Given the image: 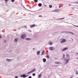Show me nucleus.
Masks as SVG:
<instances>
[{
    "instance_id": "47",
    "label": "nucleus",
    "mask_w": 78,
    "mask_h": 78,
    "mask_svg": "<svg viewBox=\"0 0 78 78\" xmlns=\"http://www.w3.org/2000/svg\"><path fill=\"white\" fill-rule=\"evenodd\" d=\"M78 2H77V4H78Z\"/></svg>"
},
{
    "instance_id": "29",
    "label": "nucleus",
    "mask_w": 78,
    "mask_h": 78,
    "mask_svg": "<svg viewBox=\"0 0 78 78\" xmlns=\"http://www.w3.org/2000/svg\"><path fill=\"white\" fill-rule=\"evenodd\" d=\"M54 11H56V12H57V11H58V9L55 10Z\"/></svg>"
},
{
    "instance_id": "16",
    "label": "nucleus",
    "mask_w": 78,
    "mask_h": 78,
    "mask_svg": "<svg viewBox=\"0 0 78 78\" xmlns=\"http://www.w3.org/2000/svg\"><path fill=\"white\" fill-rule=\"evenodd\" d=\"M6 61L8 62H10L11 61V60L10 59H9L8 58H7L6 59Z\"/></svg>"
},
{
    "instance_id": "45",
    "label": "nucleus",
    "mask_w": 78,
    "mask_h": 78,
    "mask_svg": "<svg viewBox=\"0 0 78 78\" xmlns=\"http://www.w3.org/2000/svg\"><path fill=\"white\" fill-rule=\"evenodd\" d=\"M77 27H78V26H77Z\"/></svg>"
},
{
    "instance_id": "27",
    "label": "nucleus",
    "mask_w": 78,
    "mask_h": 78,
    "mask_svg": "<svg viewBox=\"0 0 78 78\" xmlns=\"http://www.w3.org/2000/svg\"><path fill=\"white\" fill-rule=\"evenodd\" d=\"M12 2H14L15 0H11Z\"/></svg>"
},
{
    "instance_id": "44",
    "label": "nucleus",
    "mask_w": 78,
    "mask_h": 78,
    "mask_svg": "<svg viewBox=\"0 0 78 78\" xmlns=\"http://www.w3.org/2000/svg\"><path fill=\"white\" fill-rule=\"evenodd\" d=\"M7 2H5L6 3H7Z\"/></svg>"
},
{
    "instance_id": "39",
    "label": "nucleus",
    "mask_w": 78,
    "mask_h": 78,
    "mask_svg": "<svg viewBox=\"0 0 78 78\" xmlns=\"http://www.w3.org/2000/svg\"><path fill=\"white\" fill-rule=\"evenodd\" d=\"M73 26H74V27H77V26H76V25H73Z\"/></svg>"
},
{
    "instance_id": "26",
    "label": "nucleus",
    "mask_w": 78,
    "mask_h": 78,
    "mask_svg": "<svg viewBox=\"0 0 78 78\" xmlns=\"http://www.w3.org/2000/svg\"><path fill=\"white\" fill-rule=\"evenodd\" d=\"M76 75H78V72L76 71Z\"/></svg>"
},
{
    "instance_id": "24",
    "label": "nucleus",
    "mask_w": 78,
    "mask_h": 78,
    "mask_svg": "<svg viewBox=\"0 0 78 78\" xmlns=\"http://www.w3.org/2000/svg\"><path fill=\"white\" fill-rule=\"evenodd\" d=\"M33 76H34L36 75V74L35 73H34L32 74Z\"/></svg>"
},
{
    "instance_id": "18",
    "label": "nucleus",
    "mask_w": 78,
    "mask_h": 78,
    "mask_svg": "<svg viewBox=\"0 0 78 78\" xmlns=\"http://www.w3.org/2000/svg\"><path fill=\"white\" fill-rule=\"evenodd\" d=\"M49 44L50 45H52V42L50 41V42H49Z\"/></svg>"
},
{
    "instance_id": "41",
    "label": "nucleus",
    "mask_w": 78,
    "mask_h": 78,
    "mask_svg": "<svg viewBox=\"0 0 78 78\" xmlns=\"http://www.w3.org/2000/svg\"><path fill=\"white\" fill-rule=\"evenodd\" d=\"M59 8H61V6H59Z\"/></svg>"
},
{
    "instance_id": "36",
    "label": "nucleus",
    "mask_w": 78,
    "mask_h": 78,
    "mask_svg": "<svg viewBox=\"0 0 78 78\" xmlns=\"http://www.w3.org/2000/svg\"><path fill=\"white\" fill-rule=\"evenodd\" d=\"M69 55L68 54H66V56H69Z\"/></svg>"
},
{
    "instance_id": "32",
    "label": "nucleus",
    "mask_w": 78,
    "mask_h": 78,
    "mask_svg": "<svg viewBox=\"0 0 78 78\" xmlns=\"http://www.w3.org/2000/svg\"><path fill=\"white\" fill-rule=\"evenodd\" d=\"M30 73H32L33 72L32 70L31 71H30Z\"/></svg>"
},
{
    "instance_id": "9",
    "label": "nucleus",
    "mask_w": 78,
    "mask_h": 78,
    "mask_svg": "<svg viewBox=\"0 0 78 78\" xmlns=\"http://www.w3.org/2000/svg\"><path fill=\"white\" fill-rule=\"evenodd\" d=\"M43 62H45L47 61V60L46 59H45V58H44L43 59Z\"/></svg>"
},
{
    "instance_id": "21",
    "label": "nucleus",
    "mask_w": 78,
    "mask_h": 78,
    "mask_svg": "<svg viewBox=\"0 0 78 78\" xmlns=\"http://www.w3.org/2000/svg\"><path fill=\"white\" fill-rule=\"evenodd\" d=\"M55 64H59V62H55Z\"/></svg>"
},
{
    "instance_id": "20",
    "label": "nucleus",
    "mask_w": 78,
    "mask_h": 78,
    "mask_svg": "<svg viewBox=\"0 0 78 78\" xmlns=\"http://www.w3.org/2000/svg\"><path fill=\"white\" fill-rule=\"evenodd\" d=\"M31 70H32V72H34L35 71L36 69H32Z\"/></svg>"
},
{
    "instance_id": "14",
    "label": "nucleus",
    "mask_w": 78,
    "mask_h": 78,
    "mask_svg": "<svg viewBox=\"0 0 78 78\" xmlns=\"http://www.w3.org/2000/svg\"><path fill=\"white\" fill-rule=\"evenodd\" d=\"M40 51H38L37 52V55H39L40 54Z\"/></svg>"
},
{
    "instance_id": "6",
    "label": "nucleus",
    "mask_w": 78,
    "mask_h": 78,
    "mask_svg": "<svg viewBox=\"0 0 78 78\" xmlns=\"http://www.w3.org/2000/svg\"><path fill=\"white\" fill-rule=\"evenodd\" d=\"M25 40H26V41H31V38H26Z\"/></svg>"
},
{
    "instance_id": "49",
    "label": "nucleus",
    "mask_w": 78,
    "mask_h": 78,
    "mask_svg": "<svg viewBox=\"0 0 78 78\" xmlns=\"http://www.w3.org/2000/svg\"><path fill=\"white\" fill-rule=\"evenodd\" d=\"M21 14H23V13H21Z\"/></svg>"
},
{
    "instance_id": "51",
    "label": "nucleus",
    "mask_w": 78,
    "mask_h": 78,
    "mask_svg": "<svg viewBox=\"0 0 78 78\" xmlns=\"http://www.w3.org/2000/svg\"><path fill=\"white\" fill-rule=\"evenodd\" d=\"M77 78H78V77H77Z\"/></svg>"
},
{
    "instance_id": "22",
    "label": "nucleus",
    "mask_w": 78,
    "mask_h": 78,
    "mask_svg": "<svg viewBox=\"0 0 78 78\" xmlns=\"http://www.w3.org/2000/svg\"><path fill=\"white\" fill-rule=\"evenodd\" d=\"M49 7L50 8H52V5H49Z\"/></svg>"
},
{
    "instance_id": "38",
    "label": "nucleus",
    "mask_w": 78,
    "mask_h": 78,
    "mask_svg": "<svg viewBox=\"0 0 78 78\" xmlns=\"http://www.w3.org/2000/svg\"><path fill=\"white\" fill-rule=\"evenodd\" d=\"M4 42H5H5H6V40H5L4 41Z\"/></svg>"
},
{
    "instance_id": "42",
    "label": "nucleus",
    "mask_w": 78,
    "mask_h": 78,
    "mask_svg": "<svg viewBox=\"0 0 78 78\" xmlns=\"http://www.w3.org/2000/svg\"><path fill=\"white\" fill-rule=\"evenodd\" d=\"M44 6H47V5H44Z\"/></svg>"
},
{
    "instance_id": "25",
    "label": "nucleus",
    "mask_w": 78,
    "mask_h": 78,
    "mask_svg": "<svg viewBox=\"0 0 78 78\" xmlns=\"http://www.w3.org/2000/svg\"><path fill=\"white\" fill-rule=\"evenodd\" d=\"M30 73H30V72H29L27 73H25V74H30Z\"/></svg>"
},
{
    "instance_id": "48",
    "label": "nucleus",
    "mask_w": 78,
    "mask_h": 78,
    "mask_svg": "<svg viewBox=\"0 0 78 78\" xmlns=\"http://www.w3.org/2000/svg\"><path fill=\"white\" fill-rule=\"evenodd\" d=\"M33 7H34V6H33Z\"/></svg>"
},
{
    "instance_id": "8",
    "label": "nucleus",
    "mask_w": 78,
    "mask_h": 78,
    "mask_svg": "<svg viewBox=\"0 0 78 78\" xmlns=\"http://www.w3.org/2000/svg\"><path fill=\"white\" fill-rule=\"evenodd\" d=\"M45 54V50H44L41 52V55H44Z\"/></svg>"
},
{
    "instance_id": "37",
    "label": "nucleus",
    "mask_w": 78,
    "mask_h": 78,
    "mask_svg": "<svg viewBox=\"0 0 78 78\" xmlns=\"http://www.w3.org/2000/svg\"><path fill=\"white\" fill-rule=\"evenodd\" d=\"M28 75H26V78L27 77V76H28Z\"/></svg>"
},
{
    "instance_id": "50",
    "label": "nucleus",
    "mask_w": 78,
    "mask_h": 78,
    "mask_svg": "<svg viewBox=\"0 0 78 78\" xmlns=\"http://www.w3.org/2000/svg\"><path fill=\"white\" fill-rule=\"evenodd\" d=\"M33 50H34V48H33Z\"/></svg>"
},
{
    "instance_id": "13",
    "label": "nucleus",
    "mask_w": 78,
    "mask_h": 78,
    "mask_svg": "<svg viewBox=\"0 0 78 78\" xmlns=\"http://www.w3.org/2000/svg\"><path fill=\"white\" fill-rule=\"evenodd\" d=\"M18 41V38H15V42H17Z\"/></svg>"
},
{
    "instance_id": "31",
    "label": "nucleus",
    "mask_w": 78,
    "mask_h": 78,
    "mask_svg": "<svg viewBox=\"0 0 78 78\" xmlns=\"http://www.w3.org/2000/svg\"><path fill=\"white\" fill-rule=\"evenodd\" d=\"M2 36H0V39H2Z\"/></svg>"
},
{
    "instance_id": "1",
    "label": "nucleus",
    "mask_w": 78,
    "mask_h": 78,
    "mask_svg": "<svg viewBox=\"0 0 78 78\" xmlns=\"http://www.w3.org/2000/svg\"><path fill=\"white\" fill-rule=\"evenodd\" d=\"M21 38L23 39H24L25 37H26V34H24L21 36Z\"/></svg>"
},
{
    "instance_id": "11",
    "label": "nucleus",
    "mask_w": 78,
    "mask_h": 78,
    "mask_svg": "<svg viewBox=\"0 0 78 78\" xmlns=\"http://www.w3.org/2000/svg\"><path fill=\"white\" fill-rule=\"evenodd\" d=\"M67 33H70V34H73H73H73V33L71 32L67 31Z\"/></svg>"
},
{
    "instance_id": "23",
    "label": "nucleus",
    "mask_w": 78,
    "mask_h": 78,
    "mask_svg": "<svg viewBox=\"0 0 78 78\" xmlns=\"http://www.w3.org/2000/svg\"><path fill=\"white\" fill-rule=\"evenodd\" d=\"M34 2H35L36 3H37V2H38V1L37 0H34Z\"/></svg>"
},
{
    "instance_id": "15",
    "label": "nucleus",
    "mask_w": 78,
    "mask_h": 78,
    "mask_svg": "<svg viewBox=\"0 0 78 78\" xmlns=\"http://www.w3.org/2000/svg\"><path fill=\"white\" fill-rule=\"evenodd\" d=\"M65 19V17H63L62 18H59L58 19H57V20H62V19Z\"/></svg>"
},
{
    "instance_id": "33",
    "label": "nucleus",
    "mask_w": 78,
    "mask_h": 78,
    "mask_svg": "<svg viewBox=\"0 0 78 78\" xmlns=\"http://www.w3.org/2000/svg\"><path fill=\"white\" fill-rule=\"evenodd\" d=\"M29 78H32V77L31 76H29Z\"/></svg>"
},
{
    "instance_id": "2",
    "label": "nucleus",
    "mask_w": 78,
    "mask_h": 78,
    "mask_svg": "<svg viewBox=\"0 0 78 78\" xmlns=\"http://www.w3.org/2000/svg\"><path fill=\"white\" fill-rule=\"evenodd\" d=\"M70 60V59H66V61H65V64L66 65V64H67V63L69 62V61Z\"/></svg>"
},
{
    "instance_id": "43",
    "label": "nucleus",
    "mask_w": 78,
    "mask_h": 78,
    "mask_svg": "<svg viewBox=\"0 0 78 78\" xmlns=\"http://www.w3.org/2000/svg\"><path fill=\"white\" fill-rule=\"evenodd\" d=\"M64 60V61H65V60H66H66H67V59H66V58H65Z\"/></svg>"
},
{
    "instance_id": "35",
    "label": "nucleus",
    "mask_w": 78,
    "mask_h": 78,
    "mask_svg": "<svg viewBox=\"0 0 78 78\" xmlns=\"http://www.w3.org/2000/svg\"><path fill=\"white\" fill-rule=\"evenodd\" d=\"M29 31L30 32H32V31H31V30H29Z\"/></svg>"
},
{
    "instance_id": "12",
    "label": "nucleus",
    "mask_w": 78,
    "mask_h": 78,
    "mask_svg": "<svg viewBox=\"0 0 78 78\" xmlns=\"http://www.w3.org/2000/svg\"><path fill=\"white\" fill-rule=\"evenodd\" d=\"M38 6L39 7H41L42 6V3H39L38 4Z\"/></svg>"
},
{
    "instance_id": "5",
    "label": "nucleus",
    "mask_w": 78,
    "mask_h": 78,
    "mask_svg": "<svg viewBox=\"0 0 78 78\" xmlns=\"http://www.w3.org/2000/svg\"><path fill=\"white\" fill-rule=\"evenodd\" d=\"M68 49V48H65L62 50V51H64Z\"/></svg>"
},
{
    "instance_id": "4",
    "label": "nucleus",
    "mask_w": 78,
    "mask_h": 78,
    "mask_svg": "<svg viewBox=\"0 0 78 78\" xmlns=\"http://www.w3.org/2000/svg\"><path fill=\"white\" fill-rule=\"evenodd\" d=\"M66 42V39H63L61 41V42L62 44L63 42Z\"/></svg>"
},
{
    "instance_id": "46",
    "label": "nucleus",
    "mask_w": 78,
    "mask_h": 78,
    "mask_svg": "<svg viewBox=\"0 0 78 78\" xmlns=\"http://www.w3.org/2000/svg\"><path fill=\"white\" fill-rule=\"evenodd\" d=\"M56 67H58V66H56Z\"/></svg>"
},
{
    "instance_id": "40",
    "label": "nucleus",
    "mask_w": 78,
    "mask_h": 78,
    "mask_svg": "<svg viewBox=\"0 0 78 78\" xmlns=\"http://www.w3.org/2000/svg\"><path fill=\"white\" fill-rule=\"evenodd\" d=\"M77 55H78V52H76L75 53Z\"/></svg>"
},
{
    "instance_id": "10",
    "label": "nucleus",
    "mask_w": 78,
    "mask_h": 78,
    "mask_svg": "<svg viewBox=\"0 0 78 78\" xmlns=\"http://www.w3.org/2000/svg\"><path fill=\"white\" fill-rule=\"evenodd\" d=\"M30 28H33V27H35V24H33L32 25H30Z\"/></svg>"
},
{
    "instance_id": "28",
    "label": "nucleus",
    "mask_w": 78,
    "mask_h": 78,
    "mask_svg": "<svg viewBox=\"0 0 78 78\" xmlns=\"http://www.w3.org/2000/svg\"><path fill=\"white\" fill-rule=\"evenodd\" d=\"M23 27H24V28H27V26H25Z\"/></svg>"
},
{
    "instance_id": "3",
    "label": "nucleus",
    "mask_w": 78,
    "mask_h": 78,
    "mask_svg": "<svg viewBox=\"0 0 78 78\" xmlns=\"http://www.w3.org/2000/svg\"><path fill=\"white\" fill-rule=\"evenodd\" d=\"M20 77H22V78H26V75L25 74H24L22 75H20Z\"/></svg>"
},
{
    "instance_id": "34",
    "label": "nucleus",
    "mask_w": 78,
    "mask_h": 78,
    "mask_svg": "<svg viewBox=\"0 0 78 78\" xmlns=\"http://www.w3.org/2000/svg\"><path fill=\"white\" fill-rule=\"evenodd\" d=\"M15 78H18V76H16Z\"/></svg>"
},
{
    "instance_id": "17",
    "label": "nucleus",
    "mask_w": 78,
    "mask_h": 78,
    "mask_svg": "<svg viewBox=\"0 0 78 78\" xmlns=\"http://www.w3.org/2000/svg\"><path fill=\"white\" fill-rule=\"evenodd\" d=\"M41 73L40 74L38 75V78H40L41 77Z\"/></svg>"
},
{
    "instance_id": "19",
    "label": "nucleus",
    "mask_w": 78,
    "mask_h": 78,
    "mask_svg": "<svg viewBox=\"0 0 78 78\" xmlns=\"http://www.w3.org/2000/svg\"><path fill=\"white\" fill-rule=\"evenodd\" d=\"M46 58H47L48 59L50 58V57H49V55H46Z\"/></svg>"
},
{
    "instance_id": "30",
    "label": "nucleus",
    "mask_w": 78,
    "mask_h": 78,
    "mask_svg": "<svg viewBox=\"0 0 78 78\" xmlns=\"http://www.w3.org/2000/svg\"><path fill=\"white\" fill-rule=\"evenodd\" d=\"M63 55V59L65 58V55L64 54Z\"/></svg>"
},
{
    "instance_id": "7",
    "label": "nucleus",
    "mask_w": 78,
    "mask_h": 78,
    "mask_svg": "<svg viewBox=\"0 0 78 78\" xmlns=\"http://www.w3.org/2000/svg\"><path fill=\"white\" fill-rule=\"evenodd\" d=\"M48 48L50 50H55V48H54L53 47H50Z\"/></svg>"
}]
</instances>
